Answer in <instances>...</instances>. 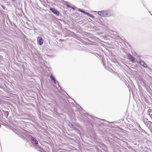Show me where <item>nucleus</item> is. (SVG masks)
<instances>
[{
	"label": "nucleus",
	"mask_w": 152,
	"mask_h": 152,
	"mask_svg": "<svg viewBox=\"0 0 152 152\" xmlns=\"http://www.w3.org/2000/svg\"><path fill=\"white\" fill-rule=\"evenodd\" d=\"M146 126L150 129L152 128V122L148 121V123L146 124Z\"/></svg>",
	"instance_id": "423d86ee"
},
{
	"label": "nucleus",
	"mask_w": 152,
	"mask_h": 152,
	"mask_svg": "<svg viewBox=\"0 0 152 152\" xmlns=\"http://www.w3.org/2000/svg\"><path fill=\"white\" fill-rule=\"evenodd\" d=\"M98 14L102 17H105L107 15V12L106 11H99Z\"/></svg>",
	"instance_id": "f03ea898"
},
{
	"label": "nucleus",
	"mask_w": 152,
	"mask_h": 152,
	"mask_svg": "<svg viewBox=\"0 0 152 152\" xmlns=\"http://www.w3.org/2000/svg\"><path fill=\"white\" fill-rule=\"evenodd\" d=\"M50 10L53 13L56 15L58 16L59 15V13L58 11L54 8H50Z\"/></svg>",
	"instance_id": "7ed1b4c3"
},
{
	"label": "nucleus",
	"mask_w": 152,
	"mask_h": 152,
	"mask_svg": "<svg viewBox=\"0 0 152 152\" xmlns=\"http://www.w3.org/2000/svg\"><path fill=\"white\" fill-rule=\"evenodd\" d=\"M78 11L80 12H82L83 13L86 15H87L90 16V17H91L93 19L94 18V16H93V15H91V14L86 12L80 9H78Z\"/></svg>",
	"instance_id": "f257e3e1"
},
{
	"label": "nucleus",
	"mask_w": 152,
	"mask_h": 152,
	"mask_svg": "<svg viewBox=\"0 0 152 152\" xmlns=\"http://www.w3.org/2000/svg\"><path fill=\"white\" fill-rule=\"evenodd\" d=\"M50 77V78H51V79L54 81L55 83H56V80L55 79L54 77L52 75H51Z\"/></svg>",
	"instance_id": "1a4fd4ad"
},
{
	"label": "nucleus",
	"mask_w": 152,
	"mask_h": 152,
	"mask_svg": "<svg viewBox=\"0 0 152 152\" xmlns=\"http://www.w3.org/2000/svg\"><path fill=\"white\" fill-rule=\"evenodd\" d=\"M140 64L141 65L145 67H146L147 66V64L143 61H140Z\"/></svg>",
	"instance_id": "0eeeda50"
},
{
	"label": "nucleus",
	"mask_w": 152,
	"mask_h": 152,
	"mask_svg": "<svg viewBox=\"0 0 152 152\" xmlns=\"http://www.w3.org/2000/svg\"><path fill=\"white\" fill-rule=\"evenodd\" d=\"M128 59L130 61H131L132 63H134L135 62V58L130 54L128 55Z\"/></svg>",
	"instance_id": "39448f33"
},
{
	"label": "nucleus",
	"mask_w": 152,
	"mask_h": 152,
	"mask_svg": "<svg viewBox=\"0 0 152 152\" xmlns=\"http://www.w3.org/2000/svg\"><path fill=\"white\" fill-rule=\"evenodd\" d=\"M38 44L41 45L43 43L44 40L41 37H38L37 39Z\"/></svg>",
	"instance_id": "20e7f679"
},
{
	"label": "nucleus",
	"mask_w": 152,
	"mask_h": 152,
	"mask_svg": "<svg viewBox=\"0 0 152 152\" xmlns=\"http://www.w3.org/2000/svg\"><path fill=\"white\" fill-rule=\"evenodd\" d=\"M31 139L33 140V141L35 142L36 144H38V142L36 140V139L34 137H33L32 136H31Z\"/></svg>",
	"instance_id": "6e6552de"
}]
</instances>
